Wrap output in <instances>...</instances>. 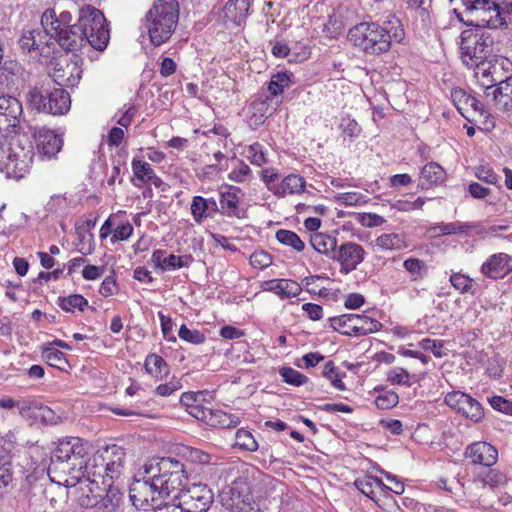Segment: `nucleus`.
Returning a JSON list of instances; mask_svg holds the SVG:
<instances>
[{"mask_svg":"<svg viewBox=\"0 0 512 512\" xmlns=\"http://www.w3.org/2000/svg\"><path fill=\"white\" fill-rule=\"evenodd\" d=\"M179 20L177 0H156L146 12L143 26L147 29L150 42L158 47L169 41Z\"/></svg>","mask_w":512,"mask_h":512,"instance_id":"obj_5","label":"nucleus"},{"mask_svg":"<svg viewBox=\"0 0 512 512\" xmlns=\"http://www.w3.org/2000/svg\"><path fill=\"white\" fill-rule=\"evenodd\" d=\"M505 59H489L481 63H477L475 66H470L474 70V77L477 82L485 90V94L488 90L494 89L497 83L500 81L496 74L500 69L504 68Z\"/></svg>","mask_w":512,"mask_h":512,"instance_id":"obj_16","label":"nucleus"},{"mask_svg":"<svg viewBox=\"0 0 512 512\" xmlns=\"http://www.w3.org/2000/svg\"><path fill=\"white\" fill-rule=\"evenodd\" d=\"M28 406L29 411L25 418H30L34 421H39L45 424L56 423L57 416L55 412L48 406H45L40 402L31 399Z\"/></svg>","mask_w":512,"mask_h":512,"instance_id":"obj_31","label":"nucleus"},{"mask_svg":"<svg viewBox=\"0 0 512 512\" xmlns=\"http://www.w3.org/2000/svg\"><path fill=\"white\" fill-rule=\"evenodd\" d=\"M474 226L468 223H441L433 228L435 232H438L441 235H451V234H459L465 233L467 230L472 229Z\"/></svg>","mask_w":512,"mask_h":512,"instance_id":"obj_44","label":"nucleus"},{"mask_svg":"<svg viewBox=\"0 0 512 512\" xmlns=\"http://www.w3.org/2000/svg\"><path fill=\"white\" fill-rule=\"evenodd\" d=\"M419 345L427 351H431L435 357L441 358L446 355V353L442 352V348L444 347V342L441 340H433V339H423L420 341Z\"/></svg>","mask_w":512,"mask_h":512,"instance_id":"obj_61","label":"nucleus"},{"mask_svg":"<svg viewBox=\"0 0 512 512\" xmlns=\"http://www.w3.org/2000/svg\"><path fill=\"white\" fill-rule=\"evenodd\" d=\"M23 113L21 102L9 95L0 96V133L16 132Z\"/></svg>","mask_w":512,"mask_h":512,"instance_id":"obj_14","label":"nucleus"},{"mask_svg":"<svg viewBox=\"0 0 512 512\" xmlns=\"http://www.w3.org/2000/svg\"><path fill=\"white\" fill-rule=\"evenodd\" d=\"M179 507L187 512H207L213 503L214 495L206 484H193L180 492Z\"/></svg>","mask_w":512,"mask_h":512,"instance_id":"obj_12","label":"nucleus"},{"mask_svg":"<svg viewBox=\"0 0 512 512\" xmlns=\"http://www.w3.org/2000/svg\"><path fill=\"white\" fill-rule=\"evenodd\" d=\"M191 215L197 224H201L203 220L212 218L219 213V205L214 198H204L202 196H194L192 198Z\"/></svg>","mask_w":512,"mask_h":512,"instance_id":"obj_25","label":"nucleus"},{"mask_svg":"<svg viewBox=\"0 0 512 512\" xmlns=\"http://www.w3.org/2000/svg\"><path fill=\"white\" fill-rule=\"evenodd\" d=\"M404 268L411 274L412 280L417 281L424 277L426 265L418 258H408L403 263Z\"/></svg>","mask_w":512,"mask_h":512,"instance_id":"obj_43","label":"nucleus"},{"mask_svg":"<svg viewBox=\"0 0 512 512\" xmlns=\"http://www.w3.org/2000/svg\"><path fill=\"white\" fill-rule=\"evenodd\" d=\"M451 285L461 293H467L471 290L474 281L469 276L462 273H453L450 276Z\"/></svg>","mask_w":512,"mask_h":512,"instance_id":"obj_51","label":"nucleus"},{"mask_svg":"<svg viewBox=\"0 0 512 512\" xmlns=\"http://www.w3.org/2000/svg\"><path fill=\"white\" fill-rule=\"evenodd\" d=\"M487 5H476L475 8L467 9L466 13L474 18L469 20V25L482 28H504L511 21L508 11H503L493 0Z\"/></svg>","mask_w":512,"mask_h":512,"instance_id":"obj_11","label":"nucleus"},{"mask_svg":"<svg viewBox=\"0 0 512 512\" xmlns=\"http://www.w3.org/2000/svg\"><path fill=\"white\" fill-rule=\"evenodd\" d=\"M43 357L50 366L61 370L68 364L65 354L55 347L45 348L43 350Z\"/></svg>","mask_w":512,"mask_h":512,"instance_id":"obj_40","label":"nucleus"},{"mask_svg":"<svg viewBox=\"0 0 512 512\" xmlns=\"http://www.w3.org/2000/svg\"><path fill=\"white\" fill-rule=\"evenodd\" d=\"M29 401L30 399H22L16 401L11 397H4L0 399V408L12 409L16 407L19 411V414L25 418L29 411Z\"/></svg>","mask_w":512,"mask_h":512,"instance_id":"obj_48","label":"nucleus"},{"mask_svg":"<svg viewBox=\"0 0 512 512\" xmlns=\"http://www.w3.org/2000/svg\"><path fill=\"white\" fill-rule=\"evenodd\" d=\"M11 67L0 66V91L4 92L10 90L11 86L14 85L15 73L14 67L16 64L11 63Z\"/></svg>","mask_w":512,"mask_h":512,"instance_id":"obj_54","label":"nucleus"},{"mask_svg":"<svg viewBox=\"0 0 512 512\" xmlns=\"http://www.w3.org/2000/svg\"><path fill=\"white\" fill-rule=\"evenodd\" d=\"M276 239L283 245L289 246L297 252H302L305 248L304 242L291 230L280 229L276 232Z\"/></svg>","mask_w":512,"mask_h":512,"instance_id":"obj_37","label":"nucleus"},{"mask_svg":"<svg viewBox=\"0 0 512 512\" xmlns=\"http://www.w3.org/2000/svg\"><path fill=\"white\" fill-rule=\"evenodd\" d=\"M486 97L490 98L496 109L512 111V77L500 80L492 90H488Z\"/></svg>","mask_w":512,"mask_h":512,"instance_id":"obj_23","label":"nucleus"},{"mask_svg":"<svg viewBox=\"0 0 512 512\" xmlns=\"http://www.w3.org/2000/svg\"><path fill=\"white\" fill-rule=\"evenodd\" d=\"M488 402L493 409L507 415H512V401L502 396H493L488 399Z\"/></svg>","mask_w":512,"mask_h":512,"instance_id":"obj_60","label":"nucleus"},{"mask_svg":"<svg viewBox=\"0 0 512 512\" xmlns=\"http://www.w3.org/2000/svg\"><path fill=\"white\" fill-rule=\"evenodd\" d=\"M356 488L368 498L375 500L374 487L386 488V485L377 477L366 476L355 481Z\"/></svg>","mask_w":512,"mask_h":512,"instance_id":"obj_35","label":"nucleus"},{"mask_svg":"<svg viewBox=\"0 0 512 512\" xmlns=\"http://www.w3.org/2000/svg\"><path fill=\"white\" fill-rule=\"evenodd\" d=\"M446 178L445 170L436 162L427 163L420 172V189H429L434 185L441 184Z\"/></svg>","mask_w":512,"mask_h":512,"instance_id":"obj_29","label":"nucleus"},{"mask_svg":"<svg viewBox=\"0 0 512 512\" xmlns=\"http://www.w3.org/2000/svg\"><path fill=\"white\" fill-rule=\"evenodd\" d=\"M251 0H228L223 8V15L227 22L234 26H241L248 17Z\"/></svg>","mask_w":512,"mask_h":512,"instance_id":"obj_27","label":"nucleus"},{"mask_svg":"<svg viewBox=\"0 0 512 512\" xmlns=\"http://www.w3.org/2000/svg\"><path fill=\"white\" fill-rule=\"evenodd\" d=\"M511 256L506 253L491 255L481 266L483 275L490 279H502L512 271Z\"/></svg>","mask_w":512,"mask_h":512,"instance_id":"obj_21","label":"nucleus"},{"mask_svg":"<svg viewBox=\"0 0 512 512\" xmlns=\"http://www.w3.org/2000/svg\"><path fill=\"white\" fill-rule=\"evenodd\" d=\"M459 413L476 423L482 421L484 418V410L481 404L470 395L468 400L465 401Z\"/></svg>","mask_w":512,"mask_h":512,"instance_id":"obj_36","label":"nucleus"},{"mask_svg":"<svg viewBox=\"0 0 512 512\" xmlns=\"http://www.w3.org/2000/svg\"><path fill=\"white\" fill-rule=\"evenodd\" d=\"M305 180L300 175L291 174L286 176L280 185L274 191V194L279 197H284L287 194H298L304 191Z\"/></svg>","mask_w":512,"mask_h":512,"instance_id":"obj_33","label":"nucleus"},{"mask_svg":"<svg viewBox=\"0 0 512 512\" xmlns=\"http://www.w3.org/2000/svg\"><path fill=\"white\" fill-rule=\"evenodd\" d=\"M82 70L76 62H66L65 65L59 63L55 66L52 78L48 81L56 83L59 87L75 86L79 83Z\"/></svg>","mask_w":512,"mask_h":512,"instance_id":"obj_24","label":"nucleus"},{"mask_svg":"<svg viewBox=\"0 0 512 512\" xmlns=\"http://www.w3.org/2000/svg\"><path fill=\"white\" fill-rule=\"evenodd\" d=\"M348 40L367 55H381L390 50L392 43H401L405 31L401 21L388 16L382 23L361 22L348 31Z\"/></svg>","mask_w":512,"mask_h":512,"instance_id":"obj_4","label":"nucleus"},{"mask_svg":"<svg viewBox=\"0 0 512 512\" xmlns=\"http://www.w3.org/2000/svg\"><path fill=\"white\" fill-rule=\"evenodd\" d=\"M25 99L30 108L52 115H64L71 107L69 93L61 87H52L51 82L30 87Z\"/></svg>","mask_w":512,"mask_h":512,"instance_id":"obj_6","label":"nucleus"},{"mask_svg":"<svg viewBox=\"0 0 512 512\" xmlns=\"http://www.w3.org/2000/svg\"><path fill=\"white\" fill-rule=\"evenodd\" d=\"M451 97L457 110L469 122L479 125L481 130L491 131L494 129L493 117L476 97L468 94L462 88L452 89Z\"/></svg>","mask_w":512,"mask_h":512,"instance_id":"obj_9","label":"nucleus"},{"mask_svg":"<svg viewBox=\"0 0 512 512\" xmlns=\"http://www.w3.org/2000/svg\"><path fill=\"white\" fill-rule=\"evenodd\" d=\"M236 443L241 449L246 451L254 452L258 449V443L253 435L244 429H239L236 432Z\"/></svg>","mask_w":512,"mask_h":512,"instance_id":"obj_46","label":"nucleus"},{"mask_svg":"<svg viewBox=\"0 0 512 512\" xmlns=\"http://www.w3.org/2000/svg\"><path fill=\"white\" fill-rule=\"evenodd\" d=\"M133 233V226L129 222L118 225L113 232L111 242L127 240Z\"/></svg>","mask_w":512,"mask_h":512,"instance_id":"obj_63","label":"nucleus"},{"mask_svg":"<svg viewBox=\"0 0 512 512\" xmlns=\"http://www.w3.org/2000/svg\"><path fill=\"white\" fill-rule=\"evenodd\" d=\"M399 402V396L396 392L389 390L378 395L375 399V405L379 409H391L395 407Z\"/></svg>","mask_w":512,"mask_h":512,"instance_id":"obj_50","label":"nucleus"},{"mask_svg":"<svg viewBox=\"0 0 512 512\" xmlns=\"http://www.w3.org/2000/svg\"><path fill=\"white\" fill-rule=\"evenodd\" d=\"M167 364L165 360L157 355V354H150L146 357L145 360V369L150 374H162L163 372H167Z\"/></svg>","mask_w":512,"mask_h":512,"instance_id":"obj_45","label":"nucleus"},{"mask_svg":"<svg viewBox=\"0 0 512 512\" xmlns=\"http://www.w3.org/2000/svg\"><path fill=\"white\" fill-rule=\"evenodd\" d=\"M69 11L56 12L46 9L41 17V25L47 37L54 39L64 50L75 51L86 43L102 51L109 41V30L103 13L91 6L79 10L77 23L71 24Z\"/></svg>","mask_w":512,"mask_h":512,"instance_id":"obj_1","label":"nucleus"},{"mask_svg":"<svg viewBox=\"0 0 512 512\" xmlns=\"http://www.w3.org/2000/svg\"><path fill=\"white\" fill-rule=\"evenodd\" d=\"M35 140L40 155L48 159L55 157L63 146L61 136L46 128H40L35 132Z\"/></svg>","mask_w":512,"mask_h":512,"instance_id":"obj_19","label":"nucleus"},{"mask_svg":"<svg viewBox=\"0 0 512 512\" xmlns=\"http://www.w3.org/2000/svg\"><path fill=\"white\" fill-rule=\"evenodd\" d=\"M323 375L331 382L332 386L338 390H345V384L341 380L338 368L332 361H328L323 369Z\"/></svg>","mask_w":512,"mask_h":512,"instance_id":"obj_49","label":"nucleus"},{"mask_svg":"<svg viewBox=\"0 0 512 512\" xmlns=\"http://www.w3.org/2000/svg\"><path fill=\"white\" fill-rule=\"evenodd\" d=\"M49 41L50 38L47 37V32L43 29H24L18 44L23 52H35L37 55H45L49 53L47 50L49 48Z\"/></svg>","mask_w":512,"mask_h":512,"instance_id":"obj_18","label":"nucleus"},{"mask_svg":"<svg viewBox=\"0 0 512 512\" xmlns=\"http://www.w3.org/2000/svg\"><path fill=\"white\" fill-rule=\"evenodd\" d=\"M251 175L250 167L241 160H238V166H236L229 174L228 178L236 183H243L248 180Z\"/></svg>","mask_w":512,"mask_h":512,"instance_id":"obj_55","label":"nucleus"},{"mask_svg":"<svg viewBox=\"0 0 512 512\" xmlns=\"http://www.w3.org/2000/svg\"><path fill=\"white\" fill-rule=\"evenodd\" d=\"M205 423L214 428L226 429L237 427L240 424V418L220 409H209Z\"/></svg>","mask_w":512,"mask_h":512,"instance_id":"obj_30","label":"nucleus"},{"mask_svg":"<svg viewBox=\"0 0 512 512\" xmlns=\"http://www.w3.org/2000/svg\"><path fill=\"white\" fill-rule=\"evenodd\" d=\"M364 197L357 192L340 193L336 196L338 202L346 206H357L364 203Z\"/></svg>","mask_w":512,"mask_h":512,"instance_id":"obj_62","label":"nucleus"},{"mask_svg":"<svg viewBox=\"0 0 512 512\" xmlns=\"http://www.w3.org/2000/svg\"><path fill=\"white\" fill-rule=\"evenodd\" d=\"M342 30H343L342 20L335 14L330 15L328 17L327 22L324 24V32H327L329 37L335 38L341 34Z\"/></svg>","mask_w":512,"mask_h":512,"instance_id":"obj_59","label":"nucleus"},{"mask_svg":"<svg viewBox=\"0 0 512 512\" xmlns=\"http://www.w3.org/2000/svg\"><path fill=\"white\" fill-rule=\"evenodd\" d=\"M282 101H275L265 94H258L250 104L251 121L254 125L260 126L265 120L273 115Z\"/></svg>","mask_w":512,"mask_h":512,"instance_id":"obj_20","label":"nucleus"},{"mask_svg":"<svg viewBox=\"0 0 512 512\" xmlns=\"http://www.w3.org/2000/svg\"><path fill=\"white\" fill-rule=\"evenodd\" d=\"M279 374L283 381L293 386H301L308 381V377L291 367H282Z\"/></svg>","mask_w":512,"mask_h":512,"instance_id":"obj_42","label":"nucleus"},{"mask_svg":"<svg viewBox=\"0 0 512 512\" xmlns=\"http://www.w3.org/2000/svg\"><path fill=\"white\" fill-rule=\"evenodd\" d=\"M310 244L317 252L330 257L337 250V239L321 232H316L310 236Z\"/></svg>","mask_w":512,"mask_h":512,"instance_id":"obj_32","label":"nucleus"},{"mask_svg":"<svg viewBox=\"0 0 512 512\" xmlns=\"http://www.w3.org/2000/svg\"><path fill=\"white\" fill-rule=\"evenodd\" d=\"M144 473L148 478L137 480L130 489V499L136 507L148 503L149 496L151 502H156V493L169 496L175 490L181 491L187 481L184 464L171 458H162L155 466L145 464Z\"/></svg>","mask_w":512,"mask_h":512,"instance_id":"obj_2","label":"nucleus"},{"mask_svg":"<svg viewBox=\"0 0 512 512\" xmlns=\"http://www.w3.org/2000/svg\"><path fill=\"white\" fill-rule=\"evenodd\" d=\"M493 38L487 32L465 30L461 33L460 56L467 67L489 60L492 57Z\"/></svg>","mask_w":512,"mask_h":512,"instance_id":"obj_8","label":"nucleus"},{"mask_svg":"<svg viewBox=\"0 0 512 512\" xmlns=\"http://www.w3.org/2000/svg\"><path fill=\"white\" fill-rule=\"evenodd\" d=\"M86 472L88 473L87 444L78 437L59 441L48 467L51 481L74 486Z\"/></svg>","mask_w":512,"mask_h":512,"instance_id":"obj_3","label":"nucleus"},{"mask_svg":"<svg viewBox=\"0 0 512 512\" xmlns=\"http://www.w3.org/2000/svg\"><path fill=\"white\" fill-rule=\"evenodd\" d=\"M58 305L66 312H74L75 309L84 311L88 306V301L80 294H73L67 297H59Z\"/></svg>","mask_w":512,"mask_h":512,"instance_id":"obj_38","label":"nucleus"},{"mask_svg":"<svg viewBox=\"0 0 512 512\" xmlns=\"http://www.w3.org/2000/svg\"><path fill=\"white\" fill-rule=\"evenodd\" d=\"M411 375L403 368H394L387 373V379L392 384L407 385L410 386Z\"/></svg>","mask_w":512,"mask_h":512,"instance_id":"obj_56","label":"nucleus"},{"mask_svg":"<svg viewBox=\"0 0 512 512\" xmlns=\"http://www.w3.org/2000/svg\"><path fill=\"white\" fill-rule=\"evenodd\" d=\"M359 222L365 227H376L384 224L386 220L384 217L375 213H363L359 217Z\"/></svg>","mask_w":512,"mask_h":512,"instance_id":"obj_64","label":"nucleus"},{"mask_svg":"<svg viewBox=\"0 0 512 512\" xmlns=\"http://www.w3.org/2000/svg\"><path fill=\"white\" fill-rule=\"evenodd\" d=\"M376 245L385 250H401L406 248L405 237L398 233H384L376 238Z\"/></svg>","mask_w":512,"mask_h":512,"instance_id":"obj_34","label":"nucleus"},{"mask_svg":"<svg viewBox=\"0 0 512 512\" xmlns=\"http://www.w3.org/2000/svg\"><path fill=\"white\" fill-rule=\"evenodd\" d=\"M34 157L32 145L23 146L19 141L0 142V171L7 178L20 179L29 170Z\"/></svg>","mask_w":512,"mask_h":512,"instance_id":"obj_7","label":"nucleus"},{"mask_svg":"<svg viewBox=\"0 0 512 512\" xmlns=\"http://www.w3.org/2000/svg\"><path fill=\"white\" fill-rule=\"evenodd\" d=\"M191 261V256H176L174 254H170L165 257V263L162 266V270L166 271L187 267Z\"/></svg>","mask_w":512,"mask_h":512,"instance_id":"obj_52","label":"nucleus"},{"mask_svg":"<svg viewBox=\"0 0 512 512\" xmlns=\"http://www.w3.org/2000/svg\"><path fill=\"white\" fill-rule=\"evenodd\" d=\"M246 157L256 166H262L267 162L263 147L259 143H254L247 148Z\"/></svg>","mask_w":512,"mask_h":512,"instance_id":"obj_53","label":"nucleus"},{"mask_svg":"<svg viewBox=\"0 0 512 512\" xmlns=\"http://www.w3.org/2000/svg\"><path fill=\"white\" fill-rule=\"evenodd\" d=\"M242 190L240 187L228 185L219 191V214L228 218L244 219L247 210L241 206Z\"/></svg>","mask_w":512,"mask_h":512,"instance_id":"obj_13","label":"nucleus"},{"mask_svg":"<svg viewBox=\"0 0 512 512\" xmlns=\"http://www.w3.org/2000/svg\"><path fill=\"white\" fill-rule=\"evenodd\" d=\"M132 170L134 176L141 182L147 183L153 178L155 174L151 165L145 161L133 159L132 160Z\"/></svg>","mask_w":512,"mask_h":512,"instance_id":"obj_41","label":"nucleus"},{"mask_svg":"<svg viewBox=\"0 0 512 512\" xmlns=\"http://www.w3.org/2000/svg\"><path fill=\"white\" fill-rule=\"evenodd\" d=\"M178 336L181 340L191 344H202L205 341V335L199 330H190L185 324L179 328Z\"/></svg>","mask_w":512,"mask_h":512,"instance_id":"obj_47","label":"nucleus"},{"mask_svg":"<svg viewBox=\"0 0 512 512\" xmlns=\"http://www.w3.org/2000/svg\"><path fill=\"white\" fill-rule=\"evenodd\" d=\"M120 498L116 497L115 495L110 496L106 495L103 497L99 502L94 497L93 499H88L87 502L85 500H82V505H85L87 507L91 506H98V509L101 512H116L117 508L119 507Z\"/></svg>","mask_w":512,"mask_h":512,"instance_id":"obj_39","label":"nucleus"},{"mask_svg":"<svg viewBox=\"0 0 512 512\" xmlns=\"http://www.w3.org/2000/svg\"><path fill=\"white\" fill-rule=\"evenodd\" d=\"M465 455L474 464L491 467L497 462V449L487 442H475L466 448Z\"/></svg>","mask_w":512,"mask_h":512,"instance_id":"obj_22","label":"nucleus"},{"mask_svg":"<svg viewBox=\"0 0 512 512\" xmlns=\"http://www.w3.org/2000/svg\"><path fill=\"white\" fill-rule=\"evenodd\" d=\"M98 458L101 460L100 465L104 468L106 477L110 480L120 477L125 459L123 448L117 445L107 446L100 452Z\"/></svg>","mask_w":512,"mask_h":512,"instance_id":"obj_17","label":"nucleus"},{"mask_svg":"<svg viewBox=\"0 0 512 512\" xmlns=\"http://www.w3.org/2000/svg\"><path fill=\"white\" fill-rule=\"evenodd\" d=\"M330 327L346 336H364L379 331L382 324L366 315L343 314L329 318Z\"/></svg>","mask_w":512,"mask_h":512,"instance_id":"obj_10","label":"nucleus"},{"mask_svg":"<svg viewBox=\"0 0 512 512\" xmlns=\"http://www.w3.org/2000/svg\"><path fill=\"white\" fill-rule=\"evenodd\" d=\"M294 84L293 74L288 71H279L273 74L267 84V93L269 98L275 101H282L281 96L285 89L290 88Z\"/></svg>","mask_w":512,"mask_h":512,"instance_id":"obj_28","label":"nucleus"},{"mask_svg":"<svg viewBox=\"0 0 512 512\" xmlns=\"http://www.w3.org/2000/svg\"><path fill=\"white\" fill-rule=\"evenodd\" d=\"M365 251L363 247L354 242H346L341 244L331 259L337 261L341 265V272L350 273L364 260Z\"/></svg>","mask_w":512,"mask_h":512,"instance_id":"obj_15","label":"nucleus"},{"mask_svg":"<svg viewBox=\"0 0 512 512\" xmlns=\"http://www.w3.org/2000/svg\"><path fill=\"white\" fill-rule=\"evenodd\" d=\"M468 397L469 395L466 393L461 391H453L445 396L444 401L449 407L459 413L465 401L468 400Z\"/></svg>","mask_w":512,"mask_h":512,"instance_id":"obj_57","label":"nucleus"},{"mask_svg":"<svg viewBox=\"0 0 512 512\" xmlns=\"http://www.w3.org/2000/svg\"><path fill=\"white\" fill-rule=\"evenodd\" d=\"M264 291L272 292L278 295L281 299H287L298 296L302 288L294 280L290 279H273L262 283Z\"/></svg>","mask_w":512,"mask_h":512,"instance_id":"obj_26","label":"nucleus"},{"mask_svg":"<svg viewBox=\"0 0 512 512\" xmlns=\"http://www.w3.org/2000/svg\"><path fill=\"white\" fill-rule=\"evenodd\" d=\"M271 263H272L271 255L264 250L255 251L250 256V264L254 268L264 269V268L270 266Z\"/></svg>","mask_w":512,"mask_h":512,"instance_id":"obj_58","label":"nucleus"}]
</instances>
